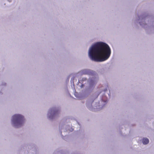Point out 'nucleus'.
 Listing matches in <instances>:
<instances>
[{
  "mask_svg": "<svg viewBox=\"0 0 154 154\" xmlns=\"http://www.w3.org/2000/svg\"><path fill=\"white\" fill-rule=\"evenodd\" d=\"M142 142L144 144H146L149 143V140L148 139L144 138L143 139Z\"/></svg>",
  "mask_w": 154,
  "mask_h": 154,
  "instance_id": "obj_3",
  "label": "nucleus"
},
{
  "mask_svg": "<svg viewBox=\"0 0 154 154\" xmlns=\"http://www.w3.org/2000/svg\"><path fill=\"white\" fill-rule=\"evenodd\" d=\"M111 53L109 45L103 42H98L93 45L89 51V55L94 61L102 62L107 60Z\"/></svg>",
  "mask_w": 154,
  "mask_h": 154,
  "instance_id": "obj_1",
  "label": "nucleus"
},
{
  "mask_svg": "<svg viewBox=\"0 0 154 154\" xmlns=\"http://www.w3.org/2000/svg\"><path fill=\"white\" fill-rule=\"evenodd\" d=\"M58 112V110H56L55 109H51V112L53 113V116L55 115Z\"/></svg>",
  "mask_w": 154,
  "mask_h": 154,
  "instance_id": "obj_4",
  "label": "nucleus"
},
{
  "mask_svg": "<svg viewBox=\"0 0 154 154\" xmlns=\"http://www.w3.org/2000/svg\"><path fill=\"white\" fill-rule=\"evenodd\" d=\"M24 117L20 114H15L13 116L12 121L14 126L17 128L21 126L24 122Z\"/></svg>",
  "mask_w": 154,
  "mask_h": 154,
  "instance_id": "obj_2",
  "label": "nucleus"
}]
</instances>
